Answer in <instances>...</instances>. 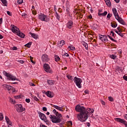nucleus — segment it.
<instances>
[{
	"instance_id": "obj_56",
	"label": "nucleus",
	"mask_w": 127,
	"mask_h": 127,
	"mask_svg": "<svg viewBox=\"0 0 127 127\" xmlns=\"http://www.w3.org/2000/svg\"><path fill=\"white\" fill-rule=\"evenodd\" d=\"M2 23V18H0V24Z\"/></svg>"
},
{
	"instance_id": "obj_4",
	"label": "nucleus",
	"mask_w": 127,
	"mask_h": 127,
	"mask_svg": "<svg viewBox=\"0 0 127 127\" xmlns=\"http://www.w3.org/2000/svg\"><path fill=\"white\" fill-rule=\"evenodd\" d=\"M73 80L74 83H75L77 87H78V88L79 89H81V88H82V85H81V84L82 82H83L82 79L75 77L73 79Z\"/></svg>"
},
{
	"instance_id": "obj_34",
	"label": "nucleus",
	"mask_w": 127,
	"mask_h": 127,
	"mask_svg": "<svg viewBox=\"0 0 127 127\" xmlns=\"http://www.w3.org/2000/svg\"><path fill=\"white\" fill-rule=\"evenodd\" d=\"M3 120V115L2 113H0V121H2Z\"/></svg>"
},
{
	"instance_id": "obj_26",
	"label": "nucleus",
	"mask_w": 127,
	"mask_h": 127,
	"mask_svg": "<svg viewBox=\"0 0 127 127\" xmlns=\"http://www.w3.org/2000/svg\"><path fill=\"white\" fill-rule=\"evenodd\" d=\"M48 73L50 74H53V69L50 68V66L48 67Z\"/></svg>"
},
{
	"instance_id": "obj_17",
	"label": "nucleus",
	"mask_w": 127,
	"mask_h": 127,
	"mask_svg": "<svg viewBox=\"0 0 127 127\" xmlns=\"http://www.w3.org/2000/svg\"><path fill=\"white\" fill-rule=\"evenodd\" d=\"M30 35L33 37V38H34V39H37V38H38V35L35 33L30 32Z\"/></svg>"
},
{
	"instance_id": "obj_49",
	"label": "nucleus",
	"mask_w": 127,
	"mask_h": 127,
	"mask_svg": "<svg viewBox=\"0 0 127 127\" xmlns=\"http://www.w3.org/2000/svg\"><path fill=\"white\" fill-rule=\"evenodd\" d=\"M56 15H57V19H58V20H59L60 17L59 16V15H58V13H57V12H56Z\"/></svg>"
},
{
	"instance_id": "obj_43",
	"label": "nucleus",
	"mask_w": 127,
	"mask_h": 127,
	"mask_svg": "<svg viewBox=\"0 0 127 127\" xmlns=\"http://www.w3.org/2000/svg\"><path fill=\"white\" fill-rule=\"evenodd\" d=\"M118 35H120V36H121V37H123L124 36V35L121 33V31H119L118 34Z\"/></svg>"
},
{
	"instance_id": "obj_7",
	"label": "nucleus",
	"mask_w": 127,
	"mask_h": 127,
	"mask_svg": "<svg viewBox=\"0 0 127 127\" xmlns=\"http://www.w3.org/2000/svg\"><path fill=\"white\" fill-rule=\"evenodd\" d=\"M115 121L118 123H121V124H123V125L125 126V127H127V122L126 121V120L121 118H115Z\"/></svg>"
},
{
	"instance_id": "obj_47",
	"label": "nucleus",
	"mask_w": 127,
	"mask_h": 127,
	"mask_svg": "<svg viewBox=\"0 0 127 127\" xmlns=\"http://www.w3.org/2000/svg\"><path fill=\"white\" fill-rule=\"evenodd\" d=\"M43 111H44V112H46V111H47V108L45 107H43Z\"/></svg>"
},
{
	"instance_id": "obj_2",
	"label": "nucleus",
	"mask_w": 127,
	"mask_h": 127,
	"mask_svg": "<svg viewBox=\"0 0 127 127\" xmlns=\"http://www.w3.org/2000/svg\"><path fill=\"white\" fill-rule=\"evenodd\" d=\"M112 11L116 19H117V20H118L120 23L123 24L124 23V20H123V19L120 17V15H119V13H118L117 9L116 8H113Z\"/></svg>"
},
{
	"instance_id": "obj_11",
	"label": "nucleus",
	"mask_w": 127,
	"mask_h": 127,
	"mask_svg": "<svg viewBox=\"0 0 127 127\" xmlns=\"http://www.w3.org/2000/svg\"><path fill=\"white\" fill-rule=\"evenodd\" d=\"M99 38L103 42H107V41H108V38L106 37V36L101 35L99 36Z\"/></svg>"
},
{
	"instance_id": "obj_29",
	"label": "nucleus",
	"mask_w": 127,
	"mask_h": 127,
	"mask_svg": "<svg viewBox=\"0 0 127 127\" xmlns=\"http://www.w3.org/2000/svg\"><path fill=\"white\" fill-rule=\"evenodd\" d=\"M9 99L10 103H12V104H15V100H14V99L11 98V97H9Z\"/></svg>"
},
{
	"instance_id": "obj_62",
	"label": "nucleus",
	"mask_w": 127,
	"mask_h": 127,
	"mask_svg": "<svg viewBox=\"0 0 127 127\" xmlns=\"http://www.w3.org/2000/svg\"><path fill=\"white\" fill-rule=\"evenodd\" d=\"M98 15H99V16L102 15L103 16V13L98 12Z\"/></svg>"
},
{
	"instance_id": "obj_3",
	"label": "nucleus",
	"mask_w": 127,
	"mask_h": 127,
	"mask_svg": "<svg viewBox=\"0 0 127 127\" xmlns=\"http://www.w3.org/2000/svg\"><path fill=\"white\" fill-rule=\"evenodd\" d=\"M2 73L4 76H6L7 79L9 81H18V79L16 78V77L14 76L13 75L10 74V73H8L5 71H3Z\"/></svg>"
},
{
	"instance_id": "obj_16",
	"label": "nucleus",
	"mask_w": 127,
	"mask_h": 127,
	"mask_svg": "<svg viewBox=\"0 0 127 127\" xmlns=\"http://www.w3.org/2000/svg\"><path fill=\"white\" fill-rule=\"evenodd\" d=\"M3 86L4 87V88H5V89H7L8 91H10V90H12V89H13V87L12 86L10 85H7L6 84H4Z\"/></svg>"
},
{
	"instance_id": "obj_39",
	"label": "nucleus",
	"mask_w": 127,
	"mask_h": 127,
	"mask_svg": "<svg viewBox=\"0 0 127 127\" xmlns=\"http://www.w3.org/2000/svg\"><path fill=\"white\" fill-rule=\"evenodd\" d=\"M108 14L107 11H105L104 12L102 13V16H105V15H107Z\"/></svg>"
},
{
	"instance_id": "obj_14",
	"label": "nucleus",
	"mask_w": 127,
	"mask_h": 127,
	"mask_svg": "<svg viewBox=\"0 0 127 127\" xmlns=\"http://www.w3.org/2000/svg\"><path fill=\"white\" fill-rule=\"evenodd\" d=\"M63 107L64 106L60 107L57 105H54V108H55V109H56V110L60 111V112H63Z\"/></svg>"
},
{
	"instance_id": "obj_64",
	"label": "nucleus",
	"mask_w": 127,
	"mask_h": 127,
	"mask_svg": "<svg viewBox=\"0 0 127 127\" xmlns=\"http://www.w3.org/2000/svg\"><path fill=\"white\" fill-rule=\"evenodd\" d=\"M89 18H90V19H91L92 18V15H90L89 16H88Z\"/></svg>"
},
{
	"instance_id": "obj_36",
	"label": "nucleus",
	"mask_w": 127,
	"mask_h": 127,
	"mask_svg": "<svg viewBox=\"0 0 127 127\" xmlns=\"http://www.w3.org/2000/svg\"><path fill=\"white\" fill-rule=\"evenodd\" d=\"M43 94H45L47 97H48V91L46 92L45 90H43L42 91Z\"/></svg>"
},
{
	"instance_id": "obj_15",
	"label": "nucleus",
	"mask_w": 127,
	"mask_h": 127,
	"mask_svg": "<svg viewBox=\"0 0 127 127\" xmlns=\"http://www.w3.org/2000/svg\"><path fill=\"white\" fill-rule=\"evenodd\" d=\"M5 121L7 123V125L12 126V123H11V122H10V120H9V118H8V117H7L5 116Z\"/></svg>"
},
{
	"instance_id": "obj_50",
	"label": "nucleus",
	"mask_w": 127,
	"mask_h": 127,
	"mask_svg": "<svg viewBox=\"0 0 127 127\" xmlns=\"http://www.w3.org/2000/svg\"><path fill=\"white\" fill-rule=\"evenodd\" d=\"M108 37L110 38V39H111V40H112V41H115V40L111 36H108Z\"/></svg>"
},
{
	"instance_id": "obj_53",
	"label": "nucleus",
	"mask_w": 127,
	"mask_h": 127,
	"mask_svg": "<svg viewBox=\"0 0 127 127\" xmlns=\"http://www.w3.org/2000/svg\"><path fill=\"white\" fill-rule=\"evenodd\" d=\"M124 119H125V120H127V114H125V115H124Z\"/></svg>"
},
{
	"instance_id": "obj_54",
	"label": "nucleus",
	"mask_w": 127,
	"mask_h": 127,
	"mask_svg": "<svg viewBox=\"0 0 127 127\" xmlns=\"http://www.w3.org/2000/svg\"><path fill=\"white\" fill-rule=\"evenodd\" d=\"M84 93H85V94H89V90H85L84 91Z\"/></svg>"
},
{
	"instance_id": "obj_32",
	"label": "nucleus",
	"mask_w": 127,
	"mask_h": 127,
	"mask_svg": "<svg viewBox=\"0 0 127 127\" xmlns=\"http://www.w3.org/2000/svg\"><path fill=\"white\" fill-rule=\"evenodd\" d=\"M55 83V82H54L53 80H49L48 81L49 85H54Z\"/></svg>"
},
{
	"instance_id": "obj_24",
	"label": "nucleus",
	"mask_w": 127,
	"mask_h": 127,
	"mask_svg": "<svg viewBox=\"0 0 127 127\" xmlns=\"http://www.w3.org/2000/svg\"><path fill=\"white\" fill-rule=\"evenodd\" d=\"M1 1L2 3V5H3L4 6H7V1L1 0Z\"/></svg>"
},
{
	"instance_id": "obj_37",
	"label": "nucleus",
	"mask_w": 127,
	"mask_h": 127,
	"mask_svg": "<svg viewBox=\"0 0 127 127\" xmlns=\"http://www.w3.org/2000/svg\"><path fill=\"white\" fill-rule=\"evenodd\" d=\"M17 3L18 4H21V3H23V0L20 1V0H17Z\"/></svg>"
},
{
	"instance_id": "obj_6",
	"label": "nucleus",
	"mask_w": 127,
	"mask_h": 127,
	"mask_svg": "<svg viewBox=\"0 0 127 127\" xmlns=\"http://www.w3.org/2000/svg\"><path fill=\"white\" fill-rule=\"evenodd\" d=\"M15 107L16 110L18 113H22V112L25 111V108H23L21 104H16Z\"/></svg>"
},
{
	"instance_id": "obj_48",
	"label": "nucleus",
	"mask_w": 127,
	"mask_h": 127,
	"mask_svg": "<svg viewBox=\"0 0 127 127\" xmlns=\"http://www.w3.org/2000/svg\"><path fill=\"white\" fill-rule=\"evenodd\" d=\"M7 14H8V15L11 16V12H9V11H7Z\"/></svg>"
},
{
	"instance_id": "obj_46",
	"label": "nucleus",
	"mask_w": 127,
	"mask_h": 127,
	"mask_svg": "<svg viewBox=\"0 0 127 127\" xmlns=\"http://www.w3.org/2000/svg\"><path fill=\"white\" fill-rule=\"evenodd\" d=\"M29 85L32 87H34V86H35V84H34V83H33L32 82L30 83Z\"/></svg>"
},
{
	"instance_id": "obj_57",
	"label": "nucleus",
	"mask_w": 127,
	"mask_h": 127,
	"mask_svg": "<svg viewBox=\"0 0 127 127\" xmlns=\"http://www.w3.org/2000/svg\"><path fill=\"white\" fill-rule=\"evenodd\" d=\"M13 50H17V48L16 47H13Z\"/></svg>"
},
{
	"instance_id": "obj_20",
	"label": "nucleus",
	"mask_w": 127,
	"mask_h": 127,
	"mask_svg": "<svg viewBox=\"0 0 127 127\" xmlns=\"http://www.w3.org/2000/svg\"><path fill=\"white\" fill-rule=\"evenodd\" d=\"M48 97L49 98H53V97H54V93L53 92L48 91Z\"/></svg>"
},
{
	"instance_id": "obj_30",
	"label": "nucleus",
	"mask_w": 127,
	"mask_h": 127,
	"mask_svg": "<svg viewBox=\"0 0 127 127\" xmlns=\"http://www.w3.org/2000/svg\"><path fill=\"white\" fill-rule=\"evenodd\" d=\"M32 44V43L31 42L26 44L25 45V46H26L27 47H28V48H30L31 45Z\"/></svg>"
},
{
	"instance_id": "obj_28",
	"label": "nucleus",
	"mask_w": 127,
	"mask_h": 127,
	"mask_svg": "<svg viewBox=\"0 0 127 127\" xmlns=\"http://www.w3.org/2000/svg\"><path fill=\"white\" fill-rule=\"evenodd\" d=\"M82 44L83 46L85 47V49H86V50H88V44H87V43L85 42H83Z\"/></svg>"
},
{
	"instance_id": "obj_55",
	"label": "nucleus",
	"mask_w": 127,
	"mask_h": 127,
	"mask_svg": "<svg viewBox=\"0 0 127 127\" xmlns=\"http://www.w3.org/2000/svg\"><path fill=\"white\" fill-rule=\"evenodd\" d=\"M101 104L103 105V106H105V105H106V103L104 102V101H101Z\"/></svg>"
},
{
	"instance_id": "obj_42",
	"label": "nucleus",
	"mask_w": 127,
	"mask_h": 127,
	"mask_svg": "<svg viewBox=\"0 0 127 127\" xmlns=\"http://www.w3.org/2000/svg\"><path fill=\"white\" fill-rule=\"evenodd\" d=\"M25 101L26 102V103H30V99L29 98H26L25 99Z\"/></svg>"
},
{
	"instance_id": "obj_22",
	"label": "nucleus",
	"mask_w": 127,
	"mask_h": 127,
	"mask_svg": "<svg viewBox=\"0 0 127 127\" xmlns=\"http://www.w3.org/2000/svg\"><path fill=\"white\" fill-rule=\"evenodd\" d=\"M58 44H59V45H60V46H63V45H64V44H65V41L64 40H62L60 42H59L58 43Z\"/></svg>"
},
{
	"instance_id": "obj_51",
	"label": "nucleus",
	"mask_w": 127,
	"mask_h": 127,
	"mask_svg": "<svg viewBox=\"0 0 127 127\" xmlns=\"http://www.w3.org/2000/svg\"><path fill=\"white\" fill-rule=\"evenodd\" d=\"M68 126H72V121H69L68 122Z\"/></svg>"
},
{
	"instance_id": "obj_35",
	"label": "nucleus",
	"mask_w": 127,
	"mask_h": 127,
	"mask_svg": "<svg viewBox=\"0 0 127 127\" xmlns=\"http://www.w3.org/2000/svg\"><path fill=\"white\" fill-rule=\"evenodd\" d=\"M111 26H112V27H113L114 28H116V27H117V26H118V24H115L114 23H111Z\"/></svg>"
},
{
	"instance_id": "obj_25",
	"label": "nucleus",
	"mask_w": 127,
	"mask_h": 127,
	"mask_svg": "<svg viewBox=\"0 0 127 127\" xmlns=\"http://www.w3.org/2000/svg\"><path fill=\"white\" fill-rule=\"evenodd\" d=\"M66 77L69 80H71V81H73V79H74V77L73 76H71L69 74L67 75Z\"/></svg>"
},
{
	"instance_id": "obj_10",
	"label": "nucleus",
	"mask_w": 127,
	"mask_h": 127,
	"mask_svg": "<svg viewBox=\"0 0 127 127\" xmlns=\"http://www.w3.org/2000/svg\"><path fill=\"white\" fill-rule=\"evenodd\" d=\"M11 30L13 33H16L17 34L19 31V29L14 25H12Z\"/></svg>"
},
{
	"instance_id": "obj_9",
	"label": "nucleus",
	"mask_w": 127,
	"mask_h": 127,
	"mask_svg": "<svg viewBox=\"0 0 127 127\" xmlns=\"http://www.w3.org/2000/svg\"><path fill=\"white\" fill-rule=\"evenodd\" d=\"M39 117L42 120V121H44V122H46V116H45V115L44 114L39 112Z\"/></svg>"
},
{
	"instance_id": "obj_8",
	"label": "nucleus",
	"mask_w": 127,
	"mask_h": 127,
	"mask_svg": "<svg viewBox=\"0 0 127 127\" xmlns=\"http://www.w3.org/2000/svg\"><path fill=\"white\" fill-rule=\"evenodd\" d=\"M39 18L40 19V20H42V21H46V18H47V16H46L43 13H40L39 15Z\"/></svg>"
},
{
	"instance_id": "obj_1",
	"label": "nucleus",
	"mask_w": 127,
	"mask_h": 127,
	"mask_svg": "<svg viewBox=\"0 0 127 127\" xmlns=\"http://www.w3.org/2000/svg\"><path fill=\"white\" fill-rule=\"evenodd\" d=\"M75 110L76 112L79 113L77 115V118L80 122H84L86 120H88V118L90 117V114H93L94 113V109L88 108L86 109L83 106H81L79 105L76 106Z\"/></svg>"
},
{
	"instance_id": "obj_19",
	"label": "nucleus",
	"mask_w": 127,
	"mask_h": 127,
	"mask_svg": "<svg viewBox=\"0 0 127 127\" xmlns=\"http://www.w3.org/2000/svg\"><path fill=\"white\" fill-rule=\"evenodd\" d=\"M44 69L47 73H48V64H45L43 65Z\"/></svg>"
},
{
	"instance_id": "obj_21",
	"label": "nucleus",
	"mask_w": 127,
	"mask_h": 127,
	"mask_svg": "<svg viewBox=\"0 0 127 127\" xmlns=\"http://www.w3.org/2000/svg\"><path fill=\"white\" fill-rule=\"evenodd\" d=\"M55 60L56 62H58L60 60V58L57 55H55Z\"/></svg>"
},
{
	"instance_id": "obj_45",
	"label": "nucleus",
	"mask_w": 127,
	"mask_h": 127,
	"mask_svg": "<svg viewBox=\"0 0 127 127\" xmlns=\"http://www.w3.org/2000/svg\"><path fill=\"white\" fill-rule=\"evenodd\" d=\"M18 62H19V63H20L21 64H23L24 63V61L22 60H19L18 61Z\"/></svg>"
},
{
	"instance_id": "obj_40",
	"label": "nucleus",
	"mask_w": 127,
	"mask_h": 127,
	"mask_svg": "<svg viewBox=\"0 0 127 127\" xmlns=\"http://www.w3.org/2000/svg\"><path fill=\"white\" fill-rule=\"evenodd\" d=\"M53 113H54V114H55V115H57V114H58V112H57L56 111V110L54 109L53 111Z\"/></svg>"
},
{
	"instance_id": "obj_27",
	"label": "nucleus",
	"mask_w": 127,
	"mask_h": 127,
	"mask_svg": "<svg viewBox=\"0 0 127 127\" xmlns=\"http://www.w3.org/2000/svg\"><path fill=\"white\" fill-rule=\"evenodd\" d=\"M109 57L111 59L115 60V59H116V58H117V56H116L115 55H109Z\"/></svg>"
},
{
	"instance_id": "obj_60",
	"label": "nucleus",
	"mask_w": 127,
	"mask_h": 127,
	"mask_svg": "<svg viewBox=\"0 0 127 127\" xmlns=\"http://www.w3.org/2000/svg\"><path fill=\"white\" fill-rule=\"evenodd\" d=\"M89 10L90 12H91V13H93V12H94V10H93V9H90Z\"/></svg>"
},
{
	"instance_id": "obj_58",
	"label": "nucleus",
	"mask_w": 127,
	"mask_h": 127,
	"mask_svg": "<svg viewBox=\"0 0 127 127\" xmlns=\"http://www.w3.org/2000/svg\"><path fill=\"white\" fill-rule=\"evenodd\" d=\"M110 33L112 34V35L114 36L115 35V33H114V31H111Z\"/></svg>"
},
{
	"instance_id": "obj_63",
	"label": "nucleus",
	"mask_w": 127,
	"mask_h": 127,
	"mask_svg": "<svg viewBox=\"0 0 127 127\" xmlns=\"http://www.w3.org/2000/svg\"><path fill=\"white\" fill-rule=\"evenodd\" d=\"M117 29H118V30H119V31H121V28L120 27H118L117 28Z\"/></svg>"
},
{
	"instance_id": "obj_33",
	"label": "nucleus",
	"mask_w": 127,
	"mask_h": 127,
	"mask_svg": "<svg viewBox=\"0 0 127 127\" xmlns=\"http://www.w3.org/2000/svg\"><path fill=\"white\" fill-rule=\"evenodd\" d=\"M68 48L70 49V50L74 51L75 50V47L73 46V45H70L69 47H68Z\"/></svg>"
},
{
	"instance_id": "obj_13",
	"label": "nucleus",
	"mask_w": 127,
	"mask_h": 127,
	"mask_svg": "<svg viewBox=\"0 0 127 127\" xmlns=\"http://www.w3.org/2000/svg\"><path fill=\"white\" fill-rule=\"evenodd\" d=\"M42 59L43 62H48V56L47 55H44L42 57Z\"/></svg>"
},
{
	"instance_id": "obj_52",
	"label": "nucleus",
	"mask_w": 127,
	"mask_h": 127,
	"mask_svg": "<svg viewBox=\"0 0 127 127\" xmlns=\"http://www.w3.org/2000/svg\"><path fill=\"white\" fill-rule=\"evenodd\" d=\"M123 78L124 79V80H125V81H127V76L126 75H124L123 76Z\"/></svg>"
},
{
	"instance_id": "obj_12",
	"label": "nucleus",
	"mask_w": 127,
	"mask_h": 127,
	"mask_svg": "<svg viewBox=\"0 0 127 127\" xmlns=\"http://www.w3.org/2000/svg\"><path fill=\"white\" fill-rule=\"evenodd\" d=\"M73 24H74V23H73V21H69L66 23V27H67V28L70 29L71 27H73Z\"/></svg>"
},
{
	"instance_id": "obj_18",
	"label": "nucleus",
	"mask_w": 127,
	"mask_h": 127,
	"mask_svg": "<svg viewBox=\"0 0 127 127\" xmlns=\"http://www.w3.org/2000/svg\"><path fill=\"white\" fill-rule=\"evenodd\" d=\"M17 35L18 36H19V37H21V38H23L25 36V35L23 34V33L21 32L20 31L18 32Z\"/></svg>"
},
{
	"instance_id": "obj_59",
	"label": "nucleus",
	"mask_w": 127,
	"mask_h": 127,
	"mask_svg": "<svg viewBox=\"0 0 127 127\" xmlns=\"http://www.w3.org/2000/svg\"><path fill=\"white\" fill-rule=\"evenodd\" d=\"M64 56H65L66 57H68V56H69V55L66 53V54H65L64 55Z\"/></svg>"
},
{
	"instance_id": "obj_38",
	"label": "nucleus",
	"mask_w": 127,
	"mask_h": 127,
	"mask_svg": "<svg viewBox=\"0 0 127 127\" xmlns=\"http://www.w3.org/2000/svg\"><path fill=\"white\" fill-rule=\"evenodd\" d=\"M108 99L110 102H113L114 101V99L112 97H109Z\"/></svg>"
},
{
	"instance_id": "obj_41",
	"label": "nucleus",
	"mask_w": 127,
	"mask_h": 127,
	"mask_svg": "<svg viewBox=\"0 0 127 127\" xmlns=\"http://www.w3.org/2000/svg\"><path fill=\"white\" fill-rule=\"evenodd\" d=\"M111 17L112 14L108 13L107 16V18H111Z\"/></svg>"
},
{
	"instance_id": "obj_31",
	"label": "nucleus",
	"mask_w": 127,
	"mask_h": 127,
	"mask_svg": "<svg viewBox=\"0 0 127 127\" xmlns=\"http://www.w3.org/2000/svg\"><path fill=\"white\" fill-rule=\"evenodd\" d=\"M56 116H57V118H58V119H61V118H62V115H61V114L59 113V112Z\"/></svg>"
},
{
	"instance_id": "obj_23",
	"label": "nucleus",
	"mask_w": 127,
	"mask_h": 127,
	"mask_svg": "<svg viewBox=\"0 0 127 127\" xmlns=\"http://www.w3.org/2000/svg\"><path fill=\"white\" fill-rule=\"evenodd\" d=\"M105 2L107 5H108V6H109V7H111V5H112V3H111V0H106Z\"/></svg>"
},
{
	"instance_id": "obj_61",
	"label": "nucleus",
	"mask_w": 127,
	"mask_h": 127,
	"mask_svg": "<svg viewBox=\"0 0 127 127\" xmlns=\"http://www.w3.org/2000/svg\"><path fill=\"white\" fill-rule=\"evenodd\" d=\"M3 38V36L0 34V39H2Z\"/></svg>"
},
{
	"instance_id": "obj_44",
	"label": "nucleus",
	"mask_w": 127,
	"mask_h": 127,
	"mask_svg": "<svg viewBox=\"0 0 127 127\" xmlns=\"http://www.w3.org/2000/svg\"><path fill=\"white\" fill-rule=\"evenodd\" d=\"M33 99H34L35 100V101H36L37 102V101H38V98H37V97H36V96H33Z\"/></svg>"
},
{
	"instance_id": "obj_5",
	"label": "nucleus",
	"mask_w": 127,
	"mask_h": 127,
	"mask_svg": "<svg viewBox=\"0 0 127 127\" xmlns=\"http://www.w3.org/2000/svg\"><path fill=\"white\" fill-rule=\"evenodd\" d=\"M50 119L51 121H52V123H54L55 124H57L61 122V119L58 118L55 116L50 115Z\"/></svg>"
}]
</instances>
